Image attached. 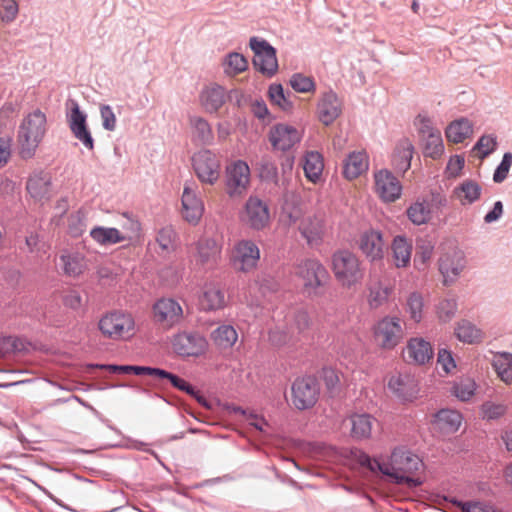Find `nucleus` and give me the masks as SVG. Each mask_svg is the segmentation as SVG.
Masks as SVG:
<instances>
[{
    "instance_id": "nucleus-1",
    "label": "nucleus",
    "mask_w": 512,
    "mask_h": 512,
    "mask_svg": "<svg viewBox=\"0 0 512 512\" xmlns=\"http://www.w3.org/2000/svg\"><path fill=\"white\" fill-rule=\"evenodd\" d=\"M421 467V459L406 447L400 446L393 449L388 462H383L381 473L392 478L397 484L416 487L422 482L412 475Z\"/></svg>"
},
{
    "instance_id": "nucleus-2",
    "label": "nucleus",
    "mask_w": 512,
    "mask_h": 512,
    "mask_svg": "<svg viewBox=\"0 0 512 512\" xmlns=\"http://www.w3.org/2000/svg\"><path fill=\"white\" fill-rule=\"evenodd\" d=\"M47 132V117L36 109L27 114L20 123L17 142L19 154L23 159L32 158Z\"/></svg>"
},
{
    "instance_id": "nucleus-3",
    "label": "nucleus",
    "mask_w": 512,
    "mask_h": 512,
    "mask_svg": "<svg viewBox=\"0 0 512 512\" xmlns=\"http://www.w3.org/2000/svg\"><path fill=\"white\" fill-rule=\"evenodd\" d=\"M331 268L335 279L344 288H352L363 279L361 261L349 250H339L332 255Z\"/></svg>"
},
{
    "instance_id": "nucleus-4",
    "label": "nucleus",
    "mask_w": 512,
    "mask_h": 512,
    "mask_svg": "<svg viewBox=\"0 0 512 512\" xmlns=\"http://www.w3.org/2000/svg\"><path fill=\"white\" fill-rule=\"evenodd\" d=\"M294 274L304 293L309 296L318 295L319 289L329 279L327 269L317 259H304L296 264Z\"/></svg>"
},
{
    "instance_id": "nucleus-5",
    "label": "nucleus",
    "mask_w": 512,
    "mask_h": 512,
    "mask_svg": "<svg viewBox=\"0 0 512 512\" xmlns=\"http://www.w3.org/2000/svg\"><path fill=\"white\" fill-rule=\"evenodd\" d=\"M98 328L106 338L127 340L135 333V320L130 313L115 310L100 318Z\"/></svg>"
},
{
    "instance_id": "nucleus-6",
    "label": "nucleus",
    "mask_w": 512,
    "mask_h": 512,
    "mask_svg": "<svg viewBox=\"0 0 512 512\" xmlns=\"http://www.w3.org/2000/svg\"><path fill=\"white\" fill-rule=\"evenodd\" d=\"M194 172L202 184L215 185L221 176V157L209 149H202L192 157Z\"/></svg>"
},
{
    "instance_id": "nucleus-7",
    "label": "nucleus",
    "mask_w": 512,
    "mask_h": 512,
    "mask_svg": "<svg viewBox=\"0 0 512 512\" xmlns=\"http://www.w3.org/2000/svg\"><path fill=\"white\" fill-rule=\"evenodd\" d=\"M403 337L404 329L399 317L385 316L373 326L374 342L381 349H394Z\"/></svg>"
},
{
    "instance_id": "nucleus-8",
    "label": "nucleus",
    "mask_w": 512,
    "mask_h": 512,
    "mask_svg": "<svg viewBox=\"0 0 512 512\" xmlns=\"http://www.w3.org/2000/svg\"><path fill=\"white\" fill-rule=\"evenodd\" d=\"M251 183V174L248 164L237 160L227 166L225 178V192L232 199H241L246 195Z\"/></svg>"
},
{
    "instance_id": "nucleus-9",
    "label": "nucleus",
    "mask_w": 512,
    "mask_h": 512,
    "mask_svg": "<svg viewBox=\"0 0 512 512\" xmlns=\"http://www.w3.org/2000/svg\"><path fill=\"white\" fill-rule=\"evenodd\" d=\"M438 267L445 285L455 282L465 267L463 252L452 243L443 244Z\"/></svg>"
},
{
    "instance_id": "nucleus-10",
    "label": "nucleus",
    "mask_w": 512,
    "mask_h": 512,
    "mask_svg": "<svg viewBox=\"0 0 512 512\" xmlns=\"http://www.w3.org/2000/svg\"><path fill=\"white\" fill-rule=\"evenodd\" d=\"M319 394V383L312 376L299 377L292 383L291 402L298 410L313 407L318 401Z\"/></svg>"
},
{
    "instance_id": "nucleus-11",
    "label": "nucleus",
    "mask_w": 512,
    "mask_h": 512,
    "mask_svg": "<svg viewBox=\"0 0 512 512\" xmlns=\"http://www.w3.org/2000/svg\"><path fill=\"white\" fill-rule=\"evenodd\" d=\"M139 231V222L128 219L126 223L122 225L121 230L97 226L90 231V236L100 245H113L132 240L139 234Z\"/></svg>"
},
{
    "instance_id": "nucleus-12",
    "label": "nucleus",
    "mask_w": 512,
    "mask_h": 512,
    "mask_svg": "<svg viewBox=\"0 0 512 512\" xmlns=\"http://www.w3.org/2000/svg\"><path fill=\"white\" fill-rule=\"evenodd\" d=\"M183 316L181 304L173 298L158 299L152 306L153 321L165 330L178 325Z\"/></svg>"
},
{
    "instance_id": "nucleus-13",
    "label": "nucleus",
    "mask_w": 512,
    "mask_h": 512,
    "mask_svg": "<svg viewBox=\"0 0 512 512\" xmlns=\"http://www.w3.org/2000/svg\"><path fill=\"white\" fill-rule=\"evenodd\" d=\"M230 259L236 270L249 272L256 268L260 250L254 241L242 239L233 246Z\"/></svg>"
},
{
    "instance_id": "nucleus-14",
    "label": "nucleus",
    "mask_w": 512,
    "mask_h": 512,
    "mask_svg": "<svg viewBox=\"0 0 512 512\" xmlns=\"http://www.w3.org/2000/svg\"><path fill=\"white\" fill-rule=\"evenodd\" d=\"M424 145L425 156L439 158L444 152L440 130L433 127L429 118L419 115L415 122Z\"/></svg>"
},
{
    "instance_id": "nucleus-15",
    "label": "nucleus",
    "mask_w": 512,
    "mask_h": 512,
    "mask_svg": "<svg viewBox=\"0 0 512 512\" xmlns=\"http://www.w3.org/2000/svg\"><path fill=\"white\" fill-rule=\"evenodd\" d=\"M173 351L182 357H199L207 348V340L198 333L181 332L172 337Z\"/></svg>"
},
{
    "instance_id": "nucleus-16",
    "label": "nucleus",
    "mask_w": 512,
    "mask_h": 512,
    "mask_svg": "<svg viewBox=\"0 0 512 512\" xmlns=\"http://www.w3.org/2000/svg\"><path fill=\"white\" fill-rule=\"evenodd\" d=\"M250 47L254 52V67L262 74L272 76L278 68L275 49L265 40L255 37L250 39Z\"/></svg>"
},
{
    "instance_id": "nucleus-17",
    "label": "nucleus",
    "mask_w": 512,
    "mask_h": 512,
    "mask_svg": "<svg viewBox=\"0 0 512 512\" xmlns=\"http://www.w3.org/2000/svg\"><path fill=\"white\" fill-rule=\"evenodd\" d=\"M358 247L369 261L375 262L384 258L387 243L380 230L369 228L359 235Z\"/></svg>"
},
{
    "instance_id": "nucleus-18",
    "label": "nucleus",
    "mask_w": 512,
    "mask_h": 512,
    "mask_svg": "<svg viewBox=\"0 0 512 512\" xmlns=\"http://www.w3.org/2000/svg\"><path fill=\"white\" fill-rule=\"evenodd\" d=\"M67 122L73 136L88 150L94 149V139L87 125V116L80 110L78 103L70 101V111L67 113Z\"/></svg>"
},
{
    "instance_id": "nucleus-19",
    "label": "nucleus",
    "mask_w": 512,
    "mask_h": 512,
    "mask_svg": "<svg viewBox=\"0 0 512 512\" xmlns=\"http://www.w3.org/2000/svg\"><path fill=\"white\" fill-rule=\"evenodd\" d=\"M374 191L383 202L392 203L401 197L402 185L390 171L382 169L374 173Z\"/></svg>"
},
{
    "instance_id": "nucleus-20",
    "label": "nucleus",
    "mask_w": 512,
    "mask_h": 512,
    "mask_svg": "<svg viewBox=\"0 0 512 512\" xmlns=\"http://www.w3.org/2000/svg\"><path fill=\"white\" fill-rule=\"evenodd\" d=\"M241 219L249 227L255 230H262L269 225L270 213L265 202L258 197L250 196L245 203Z\"/></svg>"
},
{
    "instance_id": "nucleus-21",
    "label": "nucleus",
    "mask_w": 512,
    "mask_h": 512,
    "mask_svg": "<svg viewBox=\"0 0 512 512\" xmlns=\"http://www.w3.org/2000/svg\"><path fill=\"white\" fill-rule=\"evenodd\" d=\"M26 191L35 202L43 204L49 201L54 193L50 173L43 170L33 172L27 179Z\"/></svg>"
},
{
    "instance_id": "nucleus-22",
    "label": "nucleus",
    "mask_w": 512,
    "mask_h": 512,
    "mask_svg": "<svg viewBox=\"0 0 512 512\" xmlns=\"http://www.w3.org/2000/svg\"><path fill=\"white\" fill-rule=\"evenodd\" d=\"M268 137L274 149L287 151L301 141L302 132L292 125L279 123L271 127Z\"/></svg>"
},
{
    "instance_id": "nucleus-23",
    "label": "nucleus",
    "mask_w": 512,
    "mask_h": 512,
    "mask_svg": "<svg viewBox=\"0 0 512 512\" xmlns=\"http://www.w3.org/2000/svg\"><path fill=\"white\" fill-rule=\"evenodd\" d=\"M446 205V199L439 194H432L431 200H417L407 209L409 220L415 225H422L430 221L433 207L440 208Z\"/></svg>"
},
{
    "instance_id": "nucleus-24",
    "label": "nucleus",
    "mask_w": 512,
    "mask_h": 512,
    "mask_svg": "<svg viewBox=\"0 0 512 512\" xmlns=\"http://www.w3.org/2000/svg\"><path fill=\"white\" fill-rule=\"evenodd\" d=\"M181 202V214L184 220L193 225L198 224L204 213V203L198 196L197 188L185 185Z\"/></svg>"
},
{
    "instance_id": "nucleus-25",
    "label": "nucleus",
    "mask_w": 512,
    "mask_h": 512,
    "mask_svg": "<svg viewBox=\"0 0 512 512\" xmlns=\"http://www.w3.org/2000/svg\"><path fill=\"white\" fill-rule=\"evenodd\" d=\"M196 253L194 255L195 266L199 269H211L219 261L221 247L214 239H200L196 244Z\"/></svg>"
},
{
    "instance_id": "nucleus-26",
    "label": "nucleus",
    "mask_w": 512,
    "mask_h": 512,
    "mask_svg": "<svg viewBox=\"0 0 512 512\" xmlns=\"http://www.w3.org/2000/svg\"><path fill=\"white\" fill-rule=\"evenodd\" d=\"M404 357L409 363L424 365L433 358L432 345L422 337L410 338L404 349Z\"/></svg>"
},
{
    "instance_id": "nucleus-27",
    "label": "nucleus",
    "mask_w": 512,
    "mask_h": 512,
    "mask_svg": "<svg viewBox=\"0 0 512 512\" xmlns=\"http://www.w3.org/2000/svg\"><path fill=\"white\" fill-rule=\"evenodd\" d=\"M388 389L403 401H412L418 394L417 383L408 374H393L388 380Z\"/></svg>"
},
{
    "instance_id": "nucleus-28",
    "label": "nucleus",
    "mask_w": 512,
    "mask_h": 512,
    "mask_svg": "<svg viewBox=\"0 0 512 512\" xmlns=\"http://www.w3.org/2000/svg\"><path fill=\"white\" fill-rule=\"evenodd\" d=\"M299 231L309 246H317L325 235L324 219L318 215L306 216L299 224Z\"/></svg>"
},
{
    "instance_id": "nucleus-29",
    "label": "nucleus",
    "mask_w": 512,
    "mask_h": 512,
    "mask_svg": "<svg viewBox=\"0 0 512 512\" xmlns=\"http://www.w3.org/2000/svg\"><path fill=\"white\" fill-rule=\"evenodd\" d=\"M369 169V157L365 150L353 151L343 162V176L354 180L365 174Z\"/></svg>"
},
{
    "instance_id": "nucleus-30",
    "label": "nucleus",
    "mask_w": 512,
    "mask_h": 512,
    "mask_svg": "<svg viewBox=\"0 0 512 512\" xmlns=\"http://www.w3.org/2000/svg\"><path fill=\"white\" fill-rule=\"evenodd\" d=\"M317 112L324 125L333 123L341 113V103L337 95L332 91L324 93L318 103Z\"/></svg>"
},
{
    "instance_id": "nucleus-31",
    "label": "nucleus",
    "mask_w": 512,
    "mask_h": 512,
    "mask_svg": "<svg viewBox=\"0 0 512 512\" xmlns=\"http://www.w3.org/2000/svg\"><path fill=\"white\" fill-rule=\"evenodd\" d=\"M199 98L200 104L206 112L215 113L224 105L227 95L223 87L210 84L201 91Z\"/></svg>"
},
{
    "instance_id": "nucleus-32",
    "label": "nucleus",
    "mask_w": 512,
    "mask_h": 512,
    "mask_svg": "<svg viewBox=\"0 0 512 512\" xmlns=\"http://www.w3.org/2000/svg\"><path fill=\"white\" fill-rule=\"evenodd\" d=\"M392 257L397 268H405L410 265L412 254V243L405 236L394 237L392 244Z\"/></svg>"
},
{
    "instance_id": "nucleus-33",
    "label": "nucleus",
    "mask_w": 512,
    "mask_h": 512,
    "mask_svg": "<svg viewBox=\"0 0 512 512\" xmlns=\"http://www.w3.org/2000/svg\"><path fill=\"white\" fill-rule=\"evenodd\" d=\"M353 439L363 440L371 436L375 419L369 414H353L348 419Z\"/></svg>"
},
{
    "instance_id": "nucleus-34",
    "label": "nucleus",
    "mask_w": 512,
    "mask_h": 512,
    "mask_svg": "<svg viewBox=\"0 0 512 512\" xmlns=\"http://www.w3.org/2000/svg\"><path fill=\"white\" fill-rule=\"evenodd\" d=\"M226 304L225 294L220 286L206 284L200 297V305L204 310L222 309Z\"/></svg>"
},
{
    "instance_id": "nucleus-35",
    "label": "nucleus",
    "mask_w": 512,
    "mask_h": 512,
    "mask_svg": "<svg viewBox=\"0 0 512 512\" xmlns=\"http://www.w3.org/2000/svg\"><path fill=\"white\" fill-rule=\"evenodd\" d=\"M303 170L305 177L312 183H317L324 169L323 156L317 151H309L303 157Z\"/></svg>"
},
{
    "instance_id": "nucleus-36",
    "label": "nucleus",
    "mask_w": 512,
    "mask_h": 512,
    "mask_svg": "<svg viewBox=\"0 0 512 512\" xmlns=\"http://www.w3.org/2000/svg\"><path fill=\"white\" fill-rule=\"evenodd\" d=\"M192 140L199 144H210L213 141V132L207 120L199 116L189 119Z\"/></svg>"
},
{
    "instance_id": "nucleus-37",
    "label": "nucleus",
    "mask_w": 512,
    "mask_h": 512,
    "mask_svg": "<svg viewBox=\"0 0 512 512\" xmlns=\"http://www.w3.org/2000/svg\"><path fill=\"white\" fill-rule=\"evenodd\" d=\"M481 195V187L473 180H465L453 190V196L462 204L470 205Z\"/></svg>"
},
{
    "instance_id": "nucleus-38",
    "label": "nucleus",
    "mask_w": 512,
    "mask_h": 512,
    "mask_svg": "<svg viewBox=\"0 0 512 512\" xmlns=\"http://www.w3.org/2000/svg\"><path fill=\"white\" fill-rule=\"evenodd\" d=\"M435 422L444 433H454L461 426L462 416L455 410L442 409L435 415Z\"/></svg>"
},
{
    "instance_id": "nucleus-39",
    "label": "nucleus",
    "mask_w": 512,
    "mask_h": 512,
    "mask_svg": "<svg viewBox=\"0 0 512 512\" xmlns=\"http://www.w3.org/2000/svg\"><path fill=\"white\" fill-rule=\"evenodd\" d=\"M60 266L65 275L74 278L80 276L86 269L84 257L78 253L62 254Z\"/></svg>"
},
{
    "instance_id": "nucleus-40",
    "label": "nucleus",
    "mask_w": 512,
    "mask_h": 512,
    "mask_svg": "<svg viewBox=\"0 0 512 512\" xmlns=\"http://www.w3.org/2000/svg\"><path fill=\"white\" fill-rule=\"evenodd\" d=\"M213 343L220 349L231 348L238 339L235 328L231 325H222L211 334Z\"/></svg>"
},
{
    "instance_id": "nucleus-41",
    "label": "nucleus",
    "mask_w": 512,
    "mask_h": 512,
    "mask_svg": "<svg viewBox=\"0 0 512 512\" xmlns=\"http://www.w3.org/2000/svg\"><path fill=\"white\" fill-rule=\"evenodd\" d=\"M413 150V145L408 139H402L398 143L393 156V162L396 168L402 171H406L410 168Z\"/></svg>"
},
{
    "instance_id": "nucleus-42",
    "label": "nucleus",
    "mask_w": 512,
    "mask_h": 512,
    "mask_svg": "<svg viewBox=\"0 0 512 512\" xmlns=\"http://www.w3.org/2000/svg\"><path fill=\"white\" fill-rule=\"evenodd\" d=\"M434 252V243L428 238H420L416 243L414 265L418 270L424 269L430 262Z\"/></svg>"
},
{
    "instance_id": "nucleus-43",
    "label": "nucleus",
    "mask_w": 512,
    "mask_h": 512,
    "mask_svg": "<svg viewBox=\"0 0 512 512\" xmlns=\"http://www.w3.org/2000/svg\"><path fill=\"white\" fill-rule=\"evenodd\" d=\"M471 134L472 126L467 119L454 121L446 129V137L453 143H461Z\"/></svg>"
},
{
    "instance_id": "nucleus-44",
    "label": "nucleus",
    "mask_w": 512,
    "mask_h": 512,
    "mask_svg": "<svg viewBox=\"0 0 512 512\" xmlns=\"http://www.w3.org/2000/svg\"><path fill=\"white\" fill-rule=\"evenodd\" d=\"M424 299L421 293L412 292L408 295L404 309L410 319L419 323L424 316Z\"/></svg>"
},
{
    "instance_id": "nucleus-45",
    "label": "nucleus",
    "mask_w": 512,
    "mask_h": 512,
    "mask_svg": "<svg viewBox=\"0 0 512 512\" xmlns=\"http://www.w3.org/2000/svg\"><path fill=\"white\" fill-rule=\"evenodd\" d=\"M392 292V289L388 285H384L381 282H377L374 285L370 286L369 294L367 297L368 304L370 308L377 309L383 304H385Z\"/></svg>"
},
{
    "instance_id": "nucleus-46",
    "label": "nucleus",
    "mask_w": 512,
    "mask_h": 512,
    "mask_svg": "<svg viewBox=\"0 0 512 512\" xmlns=\"http://www.w3.org/2000/svg\"><path fill=\"white\" fill-rule=\"evenodd\" d=\"M455 334L460 341L469 344L478 343L483 338L481 330L468 321L459 322Z\"/></svg>"
},
{
    "instance_id": "nucleus-47",
    "label": "nucleus",
    "mask_w": 512,
    "mask_h": 512,
    "mask_svg": "<svg viewBox=\"0 0 512 512\" xmlns=\"http://www.w3.org/2000/svg\"><path fill=\"white\" fill-rule=\"evenodd\" d=\"M92 368H99L108 370L110 373L115 374H130L136 375H149L153 376L155 368L144 367V366H131V365H106V364H95L91 365Z\"/></svg>"
},
{
    "instance_id": "nucleus-48",
    "label": "nucleus",
    "mask_w": 512,
    "mask_h": 512,
    "mask_svg": "<svg viewBox=\"0 0 512 512\" xmlns=\"http://www.w3.org/2000/svg\"><path fill=\"white\" fill-rule=\"evenodd\" d=\"M494 367L503 382L512 384V354L503 353L497 356Z\"/></svg>"
},
{
    "instance_id": "nucleus-49",
    "label": "nucleus",
    "mask_w": 512,
    "mask_h": 512,
    "mask_svg": "<svg viewBox=\"0 0 512 512\" xmlns=\"http://www.w3.org/2000/svg\"><path fill=\"white\" fill-rule=\"evenodd\" d=\"M156 241L164 252H171L175 250L176 247V232L175 230L168 226L162 228L157 235Z\"/></svg>"
},
{
    "instance_id": "nucleus-50",
    "label": "nucleus",
    "mask_w": 512,
    "mask_h": 512,
    "mask_svg": "<svg viewBox=\"0 0 512 512\" xmlns=\"http://www.w3.org/2000/svg\"><path fill=\"white\" fill-rule=\"evenodd\" d=\"M291 87L299 93H308L315 91V82L312 77L301 73L294 74L290 79Z\"/></svg>"
},
{
    "instance_id": "nucleus-51",
    "label": "nucleus",
    "mask_w": 512,
    "mask_h": 512,
    "mask_svg": "<svg viewBox=\"0 0 512 512\" xmlns=\"http://www.w3.org/2000/svg\"><path fill=\"white\" fill-rule=\"evenodd\" d=\"M497 146V140L495 136L483 135L475 144L473 151L477 153L479 158L483 159L491 154Z\"/></svg>"
},
{
    "instance_id": "nucleus-52",
    "label": "nucleus",
    "mask_w": 512,
    "mask_h": 512,
    "mask_svg": "<svg viewBox=\"0 0 512 512\" xmlns=\"http://www.w3.org/2000/svg\"><path fill=\"white\" fill-rule=\"evenodd\" d=\"M248 62L238 53H232L227 57L225 71L229 75L239 74L247 69Z\"/></svg>"
},
{
    "instance_id": "nucleus-53",
    "label": "nucleus",
    "mask_w": 512,
    "mask_h": 512,
    "mask_svg": "<svg viewBox=\"0 0 512 512\" xmlns=\"http://www.w3.org/2000/svg\"><path fill=\"white\" fill-rule=\"evenodd\" d=\"M475 389V382L467 378L454 385L453 394L461 401H467L474 395Z\"/></svg>"
},
{
    "instance_id": "nucleus-54",
    "label": "nucleus",
    "mask_w": 512,
    "mask_h": 512,
    "mask_svg": "<svg viewBox=\"0 0 512 512\" xmlns=\"http://www.w3.org/2000/svg\"><path fill=\"white\" fill-rule=\"evenodd\" d=\"M269 97L273 104L277 105L284 111L292 108V103L287 100L281 85H271L269 88Z\"/></svg>"
},
{
    "instance_id": "nucleus-55",
    "label": "nucleus",
    "mask_w": 512,
    "mask_h": 512,
    "mask_svg": "<svg viewBox=\"0 0 512 512\" xmlns=\"http://www.w3.org/2000/svg\"><path fill=\"white\" fill-rule=\"evenodd\" d=\"M457 310L456 301L453 299L442 300L437 307L438 318L442 322H447L452 319Z\"/></svg>"
},
{
    "instance_id": "nucleus-56",
    "label": "nucleus",
    "mask_w": 512,
    "mask_h": 512,
    "mask_svg": "<svg viewBox=\"0 0 512 512\" xmlns=\"http://www.w3.org/2000/svg\"><path fill=\"white\" fill-rule=\"evenodd\" d=\"M512 166V153L506 152L503 155L501 163L496 168L494 175H493V181L495 183H501L503 182L509 173V170Z\"/></svg>"
},
{
    "instance_id": "nucleus-57",
    "label": "nucleus",
    "mask_w": 512,
    "mask_h": 512,
    "mask_svg": "<svg viewBox=\"0 0 512 512\" xmlns=\"http://www.w3.org/2000/svg\"><path fill=\"white\" fill-rule=\"evenodd\" d=\"M506 410L507 408L505 405L493 402H486L481 407L483 417L488 420H494L502 417L506 413Z\"/></svg>"
},
{
    "instance_id": "nucleus-58",
    "label": "nucleus",
    "mask_w": 512,
    "mask_h": 512,
    "mask_svg": "<svg viewBox=\"0 0 512 512\" xmlns=\"http://www.w3.org/2000/svg\"><path fill=\"white\" fill-rule=\"evenodd\" d=\"M259 175L262 180L277 183L278 171L276 165L269 161L263 160L260 165Z\"/></svg>"
},
{
    "instance_id": "nucleus-59",
    "label": "nucleus",
    "mask_w": 512,
    "mask_h": 512,
    "mask_svg": "<svg viewBox=\"0 0 512 512\" xmlns=\"http://www.w3.org/2000/svg\"><path fill=\"white\" fill-rule=\"evenodd\" d=\"M63 304L74 311H78L83 306L81 294L76 290L66 291L63 295Z\"/></svg>"
},
{
    "instance_id": "nucleus-60",
    "label": "nucleus",
    "mask_w": 512,
    "mask_h": 512,
    "mask_svg": "<svg viewBox=\"0 0 512 512\" xmlns=\"http://www.w3.org/2000/svg\"><path fill=\"white\" fill-rule=\"evenodd\" d=\"M18 13V4L15 0H5L0 8V17L2 21H13Z\"/></svg>"
},
{
    "instance_id": "nucleus-61",
    "label": "nucleus",
    "mask_w": 512,
    "mask_h": 512,
    "mask_svg": "<svg viewBox=\"0 0 512 512\" xmlns=\"http://www.w3.org/2000/svg\"><path fill=\"white\" fill-rule=\"evenodd\" d=\"M103 128L108 131H114L116 128V116L109 105H102L100 108Z\"/></svg>"
},
{
    "instance_id": "nucleus-62",
    "label": "nucleus",
    "mask_w": 512,
    "mask_h": 512,
    "mask_svg": "<svg viewBox=\"0 0 512 512\" xmlns=\"http://www.w3.org/2000/svg\"><path fill=\"white\" fill-rule=\"evenodd\" d=\"M153 372H154L153 377L168 379L170 381V383L172 384V386L177 388L180 391L183 389V387L187 383V381L178 377L177 375L167 372L165 370L159 369V368H155V371H153Z\"/></svg>"
},
{
    "instance_id": "nucleus-63",
    "label": "nucleus",
    "mask_w": 512,
    "mask_h": 512,
    "mask_svg": "<svg viewBox=\"0 0 512 512\" xmlns=\"http://www.w3.org/2000/svg\"><path fill=\"white\" fill-rule=\"evenodd\" d=\"M357 461L361 466L367 467L371 472H381L383 462L372 459L368 454L361 452L357 456Z\"/></svg>"
},
{
    "instance_id": "nucleus-64",
    "label": "nucleus",
    "mask_w": 512,
    "mask_h": 512,
    "mask_svg": "<svg viewBox=\"0 0 512 512\" xmlns=\"http://www.w3.org/2000/svg\"><path fill=\"white\" fill-rule=\"evenodd\" d=\"M461 508L464 512H496V510L491 505L481 502L463 503Z\"/></svg>"
}]
</instances>
